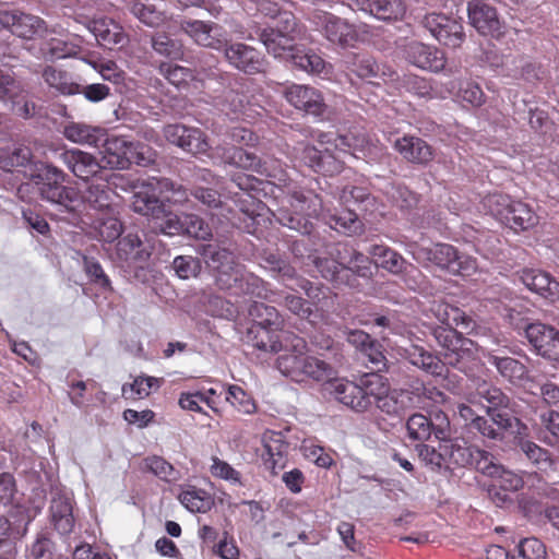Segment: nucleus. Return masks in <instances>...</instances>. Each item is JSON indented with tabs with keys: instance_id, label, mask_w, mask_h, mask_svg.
<instances>
[{
	"instance_id": "f257e3e1",
	"label": "nucleus",
	"mask_w": 559,
	"mask_h": 559,
	"mask_svg": "<svg viewBox=\"0 0 559 559\" xmlns=\"http://www.w3.org/2000/svg\"><path fill=\"white\" fill-rule=\"evenodd\" d=\"M430 334L442 348L440 355H433L423 346L411 345L404 349V358L413 366L435 377H449V367L463 373L472 370L475 360L476 344L457 331L443 326H430Z\"/></svg>"
},
{
	"instance_id": "f03ea898",
	"label": "nucleus",
	"mask_w": 559,
	"mask_h": 559,
	"mask_svg": "<svg viewBox=\"0 0 559 559\" xmlns=\"http://www.w3.org/2000/svg\"><path fill=\"white\" fill-rule=\"evenodd\" d=\"M306 341L295 334L285 337V353L276 360L277 369L294 381L300 382L311 379L328 383L336 377V370L332 365L316 356L307 355Z\"/></svg>"
},
{
	"instance_id": "7ed1b4c3",
	"label": "nucleus",
	"mask_w": 559,
	"mask_h": 559,
	"mask_svg": "<svg viewBox=\"0 0 559 559\" xmlns=\"http://www.w3.org/2000/svg\"><path fill=\"white\" fill-rule=\"evenodd\" d=\"M29 179L37 186L40 198L58 205L68 213L74 212V203L79 199L76 189L63 186L68 175L50 163L35 164V173Z\"/></svg>"
},
{
	"instance_id": "20e7f679",
	"label": "nucleus",
	"mask_w": 559,
	"mask_h": 559,
	"mask_svg": "<svg viewBox=\"0 0 559 559\" xmlns=\"http://www.w3.org/2000/svg\"><path fill=\"white\" fill-rule=\"evenodd\" d=\"M131 207L132 210L148 218L159 217L164 213L165 204L159 200L158 193L171 191L173 197L168 198L175 203L185 202L188 197L186 190L167 178H151L134 186Z\"/></svg>"
},
{
	"instance_id": "39448f33",
	"label": "nucleus",
	"mask_w": 559,
	"mask_h": 559,
	"mask_svg": "<svg viewBox=\"0 0 559 559\" xmlns=\"http://www.w3.org/2000/svg\"><path fill=\"white\" fill-rule=\"evenodd\" d=\"M288 207H282L276 214L278 223L302 235L312 230L310 218L317 217L323 210V203L318 194L312 192L294 191L288 197Z\"/></svg>"
},
{
	"instance_id": "423d86ee",
	"label": "nucleus",
	"mask_w": 559,
	"mask_h": 559,
	"mask_svg": "<svg viewBox=\"0 0 559 559\" xmlns=\"http://www.w3.org/2000/svg\"><path fill=\"white\" fill-rule=\"evenodd\" d=\"M214 155L226 165H230L245 170H251L267 178L282 180L284 175L282 165L277 159H262L254 153L248 152L235 145H217L214 150Z\"/></svg>"
},
{
	"instance_id": "0eeeda50",
	"label": "nucleus",
	"mask_w": 559,
	"mask_h": 559,
	"mask_svg": "<svg viewBox=\"0 0 559 559\" xmlns=\"http://www.w3.org/2000/svg\"><path fill=\"white\" fill-rule=\"evenodd\" d=\"M407 437L413 441L424 443L432 436L439 441H445L451 436L448 415L442 411L431 412L428 416L421 413L411 415L406 420Z\"/></svg>"
},
{
	"instance_id": "6e6552de",
	"label": "nucleus",
	"mask_w": 559,
	"mask_h": 559,
	"mask_svg": "<svg viewBox=\"0 0 559 559\" xmlns=\"http://www.w3.org/2000/svg\"><path fill=\"white\" fill-rule=\"evenodd\" d=\"M182 33L189 36L198 46L214 50H223L227 44L223 26L214 22L182 19L178 22Z\"/></svg>"
},
{
	"instance_id": "1a4fd4ad",
	"label": "nucleus",
	"mask_w": 559,
	"mask_h": 559,
	"mask_svg": "<svg viewBox=\"0 0 559 559\" xmlns=\"http://www.w3.org/2000/svg\"><path fill=\"white\" fill-rule=\"evenodd\" d=\"M313 23L324 38L333 45L346 48L357 40L354 25L336 15L328 12L316 13Z\"/></svg>"
},
{
	"instance_id": "9d476101",
	"label": "nucleus",
	"mask_w": 559,
	"mask_h": 559,
	"mask_svg": "<svg viewBox=\"0 0 559 559\" xmlns=\"http://www.w3.org/2000/svg\"><path fill=\"white\" fill-rule=\"evenodd\" d=\"M224 58L230 67L246 74L264 72L266 62L263 55L243 43H229L223 48Z\"/></svg>"
},
{
	"instance_id": "9b49d317",
	"label": "nucleus",
	"mask_w": 559,
	"mask_h": 559,
	"mask_svg": "<svg viewBox=\"0 0 559 559\" xmlns=\"http://www.w3.org/2000/svg\"><path fill=\"white\" fill-rule=\"evenodd\" d=\"M423 26L442 45L456 48L465 39L463 25L444 14L430 13L424 16Z\"/></svg>"
},
{
	"instance_id": "f8f14e48",
	"label": "nucleus",
	"mask_w": 559,
	"mask_h": 559,
	"mask_svg": "<svg viewBox=\"0 0 559 559\" xmlns=\"http://www.w3.org/2000/svg\"><path fill=\"white\" fill-rule=\"evenodd\" d=\"M59 159L79 179L87 182L92 178L103 179L106 166L92 153L80 148L66 150L59 154Z\"/></svg>"
},
{
	"instance_id": "ddd939ff",
	"label": "nucleus",
	"mask_w": 559,
	"mask_h": 559,
	"mask_svg": "<svg viewBox=\"0 0 559 559\" xmlns=\"http://www.w3.org/2000/svg\"><path fill=\"white\" fill-rule=\"evenodd\" d=\"M219 288L223 290H233L235 295H249L257 298H267L266 283L246 271L241 265L230 275H222L219 277Z\"/></svg>"
},
{
	"instance_id": "4468645a",
	"label": "nucleus",
	"mask_w": 559,
	"mask_h": 559,
	"mask_svg": "<svg viewBox=\"0 0 559 559\" xmlns=\"http://www.w3.org/2000/svg\"><path fill=\"white\" fill-rule=\"evenodd\" d=\"M402 52L408 63L421 70L440 72L445 67V55L442 50L417 40L406 43Z\"/></svg>"
},
{
	"instance_id": "2eb2a0df",
	"label": "nucleus",
	"mask_w": 559,
	"mask_h": 559,
	"mask_svg": "<svg viewBox=\"0 0 559 559\" xmlns=\"http://www.w3.org/2000/svg\"><path fill=\"white\" fill-rule=\"evenodd\" d=\"M164 136L169 143L193 155L204 154L210 148L205 133L199 128L168 124L164 128Z\"/></svg>"
},
{
	"instance_id": "dca6fc26",
	"label": "nucleus",
	"mask_w": 559,
	"mask_h": 559,
	"mask_svg": "<svg viewBox=\"0 0 559 559\" xmlns=\"http://www.w3.org/2000/svg\"><path fill=\"white\" fill-rule=\"evenodd\" d=\"M324 392L336 402L356 413L369 411V400L364 396L358 383L346 379H332L324 384Z\"/></svg>"
},
{
	"instance_id": "f3484780",
	"label": "nucleus",
	"mask_w": 559,
	"mask_h": 559,
	"mask_svg": "<svg viewBox=\"0 0 559 559\" xmlns=\"http://www.w3.org/2000/svg\"><path fill=\"white\" fill-rule=\"evenodd\" d=\"M283 96L296 109L316 117L322 116L328 108L322 93L309 85L292 84L286 86Z\"/></svg>"
},
{
	"instance_id": "a211bd4d",
	"label": "nucleus",
	"mask_w": 559,
	"mask_h": 559,
	"mask_svg": "<svg viewBox=\"0 0 559 559\" xmlns=\"http://www.w3.org/2000/svg\"><path fill=\"white\" fill-rule=\"evenodd\" d=\"M198 253L203 258L207 266L215 272V283L219 287V277L230 275L241 266L236 262L233 250L219 243H203L198 247Z\"/></svg>"
},
{
	"instance_id": "6ab92c4d",
	"label": "nucleus",
	"mask_w": 559,
	"mask_h": 559,
	"mask_svg": "<svg viewBox=\"0 0 559 559\" xmlns=\"http://www.w3.org/2000/svg\"><path fill=\"white\" fill-rule=\"evenodd\" d=\"M524 335L539 356L559 361V331L557 329L534 322L526 326Z\"/></svg>"
},
{
	"instance_id": "aec40b11",
	"label": "nucleus",
	"mask_w": 559,
	"mask_h": 559,
	"mask_svg": "<svg viewBox=\"0 0 559 559\" xmlns=\"http://www.w3.org/2000/svg\"><path fill=\"white\" fill-rule=\"evenodd\" d=\"M467 14L471 25L479 34L492 37L501 35L502 23L493 7L479 1H471L467 5Z\"/></svg>"
},
{
	"instance_id": "412c9836",
	"label": "nucleus",
	"mask_w": 559,
	"mask_h": 559,
	"mask_svg": "<svg viewBox=\"0 0 559 559\" xmlns=\"http://www.w3.org/2000/svg\"><path fill=\"white\" fill-rule=\"evenodd\" d=\"M294 150L296 158L317 173L331 176L342 168V164L328 150L319 151L310 144H301Z\"/></svg>"
},
{
	"instance_id": "4be33fe9",
	"label": "nucleus",
	"mask_w": 559,
	"mask_h": 559,
	"mask_svg": "<svg viewBox=\"0 0 559 559\" xmlns=\"http://www.w3.org/2000/svg\"><path fill=\"white\" fill-rule=\"evenodd\" d=\"M0 24L12 34L31 39L45 29V23L38 16L17 11H0Z\"/></svg>"
},
{
	"instance_id": "5701e85b",
	"label": "nucleus",
	"mask_w": 559,
	"mask_h": 559,
	"mask_svg": "<svg viewBox=\"0 0 559 559\" xmlns=\"http://www.w3.org/2000/svg\"><path fill=\"white\" fill-rule=\"evenodd\" d=\"M104 146V155L102 157L106 169H123L132 158V143L119 136H104L100 142Z\"/></svg>"
},
{
	"instance_id": "b1692460",
	"label": "nucleus",
	"mask_w": 559,
	"mask_h": 559,
	"mask_svg": "<svg viewBox=\"0 0 559 559\" xmlns=\"http://www.w3.org/2000/svg\"><path fill=\"white\" fill-rule=\"evenodd\" d=\"M151 254V248L134 233H128L120 238L116 245V259L128 265L145 263L148 261Z\"/></svg>"
},
{
	"instance_id": "393cba45",
	"label": "nucleus",
	"mask_w": 559,
	"mask_h": 559,
	"mask_svg": "<svg viewBox=\"0 0 559 559\" xmlns=\"http://www.w3.org/2000/svg\"><path fill=\"white\" fill-rule=\"evenodd\" d=\"M349 5L382 21L399 20L406 11L402 0H352Z\"/></svg>"
},
{
	"instance_id": "a878e982",
	"label": "nucleus",
	"mask_w": 559,
	"mask_h": 559,
	"mask_svg": "<svg viewBox=\"0 0 559 559\" xmlns=\"http://www.w3.org/2000/svg\"><path fill=\"white\" fill-rule=\"evenodd\" d=\"M238 82L228 85V90L218 97L217 106L221 111L233 119H238L241 116L250 117V98L240 88Z\"/></svg>"
},
{
	"instance_id": "bb28decb",
	"label": "nucleus",
	"mask_w": 559,
	"mask_h": 559,
	"mask_svg": "<svg viewBox=\"0 0 559 559\" xmlns=\"http://www.w3.org/2000/svg\"><path fill=\"white\" fill-rule=\"evenodd\" d=\"M259 39L266 50L275 58L289 60L295 48L296 35H289L274 27L263 28L259 32Z\"/></svg>"
},
{
	"instance_id": "cd10ccee",
	"label": "nucleus",
	"mask_w": 559,
	"mask_h": 559,
	"mask_svg": "<svg viewBox=\"0 0 559 559\" xmlns=\"http://www.w3.org/2000/svg\"><path fill=\"white\" fill-rule=\"evenodd\" d=\"M395 150L414 164L427 165L433 159L432 147L423 139L405 135L394 142Z\"/></svg>"
},
{
	"instance_id": "c85d7f7f",
	"label": "nucleus",
	"mask_w": 559,
	"mask_h": 559,
	"mask_svg": "<svg viewBox=\"0 0 559 559\" xmlns=\"http://www.w3.org/2000/svg\"><path fill=\"white\" fill-rule=\"evenodd\" d=\"M278 330L251 325L246 334V342L264 353L285 352V337L288 332H283L281 336L275 333Z\"/></svg>"
},
{
	"instance_id": "c756f323",
	"label": "nucleus",
	"mask_w": 559,
	"mask_h": 559,
	"mask_svg": "<svg viewBox=\"0 0 559 559\" xmlns=\"http://www.w3.org/2000/svg\"><path fill=\"white\" fill-rule=\"evenodd\" d=\"M50 519L55 530L59 534L67 535L73 531V508L71 499L68 496L61 492H56L52 496L50 503Z\"/></svg>"
},
{
	"instance_id": "7c9ffc66",
	"label": "nucleus",
	"mask_w": 559,
	"mask_h": 559,
	"mask_svg": "<svg viewBox=\"0 0 559 559\" xmlns=\"http://www.w3.org/2000/svg\"><path fill=\"white\" fill-rule=\"evenodd\" d=\"M264 452L262 459L265 467L276 475V468L284 467V456L287 452V443L283 441L282 435L277 432H266L262 438Z\"/></svg>"
},
{
	"instance_id": "2f4dec72",
	"label": "nucleus",
	"mask_w": 559,
	"mask_h": 559,
	"mask_svg": "<svg viewBox=\"0 0 559 559\" xmlns=\"http://www.w3.org/2000/svg\"><path fill=\"white\" fill-rule=\"evenodd\" d=\"M90 29L95 35L100 45L111 47L117 45H124L127 35L122 26L116 23L112 19L99 17L91 21Z\"/></svg>"
},
{
	"instance_id": "473e14b6",
	"label": "nucleus",
	"mask_w": 559,
	"mask_h": 559,
	"mask_svg": "<svg viewBox=\"0 0 559 559\" xmlns=\"http://www.w3.org/2000/svg\"><path fill=\"white\" fill-rule=\"evenodd\" d=\"M62 133L73 143L98 146L106 135V130L84 122H69L63 127Z\"/></svg>"
},
{
	"instance_id": "72a5a7b5",
	"label": "nucleus",
	"mask_w": 559,
	"mask_h": 559,
	"mask_svg": "<svg viewBox=\"0 0 559 559\" xmlns=\"http://www.w3.org/2000/svg\"><path fill=\"white\" fill-rule=\"evenodd\" d=\"M521 281L532 292L545 297L559 298V282L547 272L534 269L524 270Z\"/></svg>"
},
{
	"instance_id": "f704fd0d",
	"label": "nucleus",
	"mask_w": 559,
	"mask_h": 559,
	"mask_svg": "<svg viewBox=\"0 0 559 559\" xmlns=\"http://www.w3.org/2000/svg\"><path fill=\"white\" fill-rule=\"evenodd\" d=\"M440 449L447 461V467L454 465L456 467H468L473 463V454L476 447L468 445L464 440L450 437L445 441H440Z\"/></svg>"
},
{
	"instance_id": "c9c22d12",
	"label": "nucleus",
	"mask_w": 559,
	"mask_h": 559,
	"mask_svg": "<svg viewBox=\"0 0 559 559\" xmlns=\"http://www.w3.org/2000/svg\"><path fill=\"white\" fill-rule=\"evenodd\" d=\"M488 362L496 367L499 374L511 383H519L527 378V368L520 360L498 355L496 352H489L487 355Z\"/></svg>"
},
{
	"instance_id": "e433bc0d",
	"label": "nucleus",
	"mask_w": 559,
	"mask_h": 559,
	"mask_svg": "<svg viewBox=\"0 0 559 559\" xmlns=\"http://www.w3.org/2000/svg\"><path fill=\"white\" fill-rule=\"evenodd\" d=\"M481 400L487 402L486 407H511V397L507 395L499 386L485 380L478 381L475 391L469 393L467 402L478 404Z\"/></svg>"
},
{
	"instance_id": "4c0bfd02",
	"label": "nucleus",
	"mask_w": 559,
	"mask_h": 559,
	"mask_svg": "<svg viewBox=\"0 0 559 559\" xmlns=\"http://www.w3.org/2000/svg\"><path fill=\"white\" fill-rule=\"evenodd\" d=\"M413 402V397L407 390H388L379 400L374 403L377 408L392 417L401 416Z\"/></svg>"
},
{
	"instance_id": "58836bf2",
	"label": "nucleus",
	"mask_w": 559,
	"mask_h": 559,
	"mask_svg": "<svg viewBox=\"0 0 559 559\" xmlns=\"http://www.w3.org/2000/svg\"><path fill=\"white\" fill-rule=\"evenodd\" d=\"M33 152L28 146L17 145L0 151V168L5 171H12L14 168L29 166L32 173H35V164L40 162L33 160Z\"/></svg>"
},
{
	"instance_id": "ea45409f",
	"label": "nucleus",
	"mask_w": 559,
	"mask_h": 559,
	"mask_svg": "<svg viewBox=\"0 0 559 559\" xmlns=\"http://www.w3.org/2000/svg\"><path fill=\"white\" fill-rule=\"evenodd\" d=\"M507 213L503 224L515 231L530 229L538 223L535 211L522 201H513L510 211Z\"/></svg>"
},
{
	"instance_id": "a19ab883",
	"label": "nucleus",
	"mask_w": 559,
	"mask_h": 559,
	"mask_svg": "<svg viewBox=\"0 0 559 559\" xmlns=\"http://www.w3.org/2000/svg\"><path fill=\"white\" fill-rule=\"evenodd\" d=\"M457 250L448 243H437L432 248H419L415 259H426L442 270L451 272L452 264L456 261Z\"/></svg>"
},
{
	"instance_id": "79ce46f5",
	"label": "nucleus",
	"mask_w": 559,
	"mask_h": 559,
	"mask_svg": "<svg viewBox=\"0 0 559 559\" xmlns=\"http://www.w3.org/2000/svg\"><path fill=\"white\" fill-rule=\"evenodd\" d=\"M368 253L379 263V266L394 275L401 274L407 262L402 254L384 245H372Z\"/></svg>"
},
{
	"instance_id": "37998d69",
	"label": "nucleus",
	"mask_w": 559,
	"mask_h": 559,
	"mask_svg": "<svg viewBox=\"0 0 559 559\" xmlns=\"http://www.w3.org/2000/svg\"><path fill=\"white\" fill-rule=\"evenodd\" d=\"M249 316L253 321L252 325L269 328L271 330H281L284 323L276 308L263 302H253L249 308Z\"/></svg>"
},
{
	"instance_id": "c03bdc74",
	"label": "nucleus",
	"mask_w": 559,
	"mask_h": 559,
	"mask_svg": "<svg viewBox=\"0 0 559 559\" xmlns=\"http://www.w3.org/2000/svg\"><path fill=\"white\" fill-rule=\"evenodd\" d=\"M41 76L45 83L62 95H75L79 91V84L72 80V76L63 71L48 66L44 69Z\"/></svg>"
},
{
	"instance_id": "a18cd8bd",
	"label": "nucleus",
	"mask_w": 559,
	"mask_h": 559,
	"mask_svg": "<svg viewBox=\"0 0 559 559\" xmlns=\"http://www.w3.org/2000/svg\"><path fill=\"white\" fill-rule=\"evenodd\" d=\"M429 311L441 323L440 326L456 331L454 326L465 323V313L444 301H433Z\"/></svg>"
},
{
	"instance_id": "49530a36",
	"label": "nucleus",
	"mask_w": 559,
	"mask_h": 559,
	"mask_svg": "<svg viewBox=\"0 0 559 559\" xmlns=\"http://www.w3.org/2000/svg\"><path fill=\"white\" fill-rule=\"evenodd\" d=\"M516 447L520 451L525 455V457L539 471H547L554 464L551 454L548 450L542 448L537 443L524 439L519 438L516 440Z\"/></svg>"
},
{
	"instance_id": "de8ad7c7",
	"label": "nucleus",
	"mask_w": 559,
	"mask_h": 559,
	"mask_svg": "<svg viewBox=\"0 0 559 559\" xmlns=\"http://www.w3.org/2000/svg\"><path fill=\"white\" fill-rule=\"evenodd\" d=\"M84 203L97 211L108 210L112 202V191L107 183H90L81 195Z\"/></svg>"
},
{
	"instance_id": "09e8293b",
	"label": "nucleus",
	"mask_w": 559,
	"mask_h": 559,
	"mask_svg": "<svg viewBox=\"0 0 559 559\" xmlns=\"http://www.w3.org/2000/svg\"><path fill=\"white\" fill-rule=\"evenodd\" d=\"M261 265L270 272L273 277L283 282L296 277V270L289 262L281 255L273 252H264L261 258Z\"/></svg>"
},
{
	"instance_id": "8fccbe9b",
	"label": "nucleus",
	"mask_w": 559,
	"mask_h": 559,
	"mask_svg": "<svg viewBox=\"0 0 559 559\" xmlns=\"http://www.w3.org/2000/svg\"><path fill=\"white\" fill-rule=\"evenodd\" d=\"M358 385L364 396L369 400V409L379 400V396H382L389 390L388 380L377 371L364 374Z\"/></svg>"
},
{
	"instance_id": "3c124183",
	"label": "nucleus",
	"mask_w": 559,
	"mask_h": 559,
	"mask_svg": "<svg viewBox=\"0 0 559 559\" xmlns=\"http://www.w3.org/2000/svg\"><path fill=\"white\" fill-rule=\"evenodd\" d=\"M340 202L350 209L357 206L360 210L367 211L369 205L372 204L373 198L369 191L364 187L344 186L338 193Z\"/></svg>"
},
{
	"instance_id": "603ef678",
	"label": "nucleus",
	"mask_w": 559,
	"mask_h": 559,
	"mask_svg": "<svg viewBox=\"0 0 559 559\" xmlns=\"http://www.w3.org/2000/svg\"><path fill=\"white\" fill-rule=\"evenodd\" d=\"M153 50L169 59H181L183 57V45L171 38L166 33H156L151 39Z\"/></svg>"
},
{
	"instance_id": "864d4df0",
	"label": "nucleus",
	"mask_w": 559,
	"mask_h": 559,
	"mask_svg": "<svg viewBox=\"0 0 559 559\" xmlns=\"http://www.w3.org/2000/svg\"><path fill=\"white\" fill-rule=\"evenodd\" d=\"M156 0H138L131 5V13L142 23L148 26L159 25L163 20V11L155 3Z\"/></svg>"
},
{
	"instance_id": "5fc2aeb1",
	"label": "nucleus",
	"mask_w": 559,
	"mask_h": 559,
	"mask_svg": "<svg viewBox=\"0 0 559 559\" xmlns=\"http://www.w3.org/2000/svg\"><path fill=\"white\" fill-rule=\"evenodd\" d=\"M56 551L50 533L41 531L28 548V559H56Z\"/></svg>"
},
{
	"instance_id": "6e6d98bb",
	"label": "nucleus",
	"mask_w": 559,
	"mask_h": 559,
	"mask_svg": "<svg viewBox=\"0 0 559 559\" xmlns=\"http://www.w3.org/2000/svg\"><path fill=\"white\" fill-rule=\"evenodd\" d=\"M289 60L296 68L308 73L320 74L325 68L324 60L319 55L311 51L304 52L299 49H295Z\"/></svg>"
},
{
	"instance_id": "4d7b16f0",
	"label": "nucleus",
	"mask_w": 559,
	"mask_h": 559,
	"mask_svg": "<svg viewBox=\"0 0 559 559\" xmlns=\"http://www.w3.org/2000/svg\"><path fill=\"white\" fill-rule=\"evenodd\" d=\"M337 146L347 147L353 151L356 157H366L371 150L370 140L361 132L349 131L346 134L338 136Z\"/></svg>"
},
{
	"instance_id": "13d9d810",
	"label": "nucleus",
	"mask_w": 559,
	"mask_h": 559,
	"mask_svg": "<svg viewBox=\"0 0 559 559\" xmlns=\"http://www.w3.org/2000/svg\"><path fill=\"white\" fill-rule=\"evenodd\" d=\"M468 467H473L489 477H496L497 474L502 472V465L497 462L492 453L478 447H476L473 454V463Z\"/></svg>"
},
{
	"instance_id": "bf43d9fd",
	"label": "nucleus",
	"mask_w": 559,
	"mask_h": 559,
	"mask_svg": "<svg viewBox=\"0 0 559 559\" xmlns=\"http://www.w3.org/2000/svg\"><path fill=\"white\" fill-rule=\"evenodd\" d=\"M188 237L198 240H207L212 237L209 224L195 214H185L182 216V233Z\"/></svg>"
},
{
	"instance_id": "052dcab7",
	"label": "nucleus",
	"mask_w": 559,
	"mask_h": 559,
	"mask_svg": "<svg viewBox=\"0 0 559 559\" xmlns=\"http://www.w3.org/2000/svg\"><path fill=\"white\" fill-rule=\"evenodd\" d=\"M415 450L421 463L429 469L440 472L443 467H447V461L440 448L437 450L424 442L416 444Z\"/></svg>"
},
{
	"instance_id": "680f3d73",
	"label": "nucleus",
	"mask_w": 559,
	"mask_h": 559,
	"mask_svg": "<svg viewBox=\"0 0 559 559\" xmlns=\"http://www.w3.org/2000/svg\"><path fill=\"white\" fill-rule=\"evenodd\" d=\"M88 64H91L105 81H109L114 84H120L124 80V71L121 70L112 60L103 58L90 59Z\"/></svg>"
},
{
	"instance_id": "e2e57ef3",
	"label": "nucleus",
	"mask_w": 559,
	"mask_h": 559,
	"mask_svg": "<svg viewBox=\"0 0 559 559\" xmlns=\"http://www.w3.org/2000/svg\"><path fill=\"white\" fill-rule=\"evenodd\" d=\"M513 402L511 401V407H486V414L493 423L496 429L501 432H506L513 428L514 424H519L520 420L512 415Z\"/></svg>"
},
{
	"instance_id": "0e129e2a",
	"label": "nucleus",
	"mask_w": 559,
	"mask_h": 559,
	"mask_svg": "<svg viewBox=\"0 0 559 559\" xmlns=\"http://www.w3.org/2000/svg\"><path fill=\"white\" fill-rule=\"evenodd\" d=\"M95 229L102 240L114 242L120 238L123 225L117 217L107 216L100 217L95 222Z\"/></svg>"
},
{
	"instance_id": "69168bd1",
	"label": "nucleus",
	"mask_w": 559,
	"mask_h": 559,
	"mask_svg": "<svg viewBox=\"0 0 559 559\" xmlns=\"http://www.w3.org/2000/svg\"><path fill=\"white\" fill-rule=\"evenodd\" d=\"M513 201L509 195L492 193L484 199V206L503 224L508 215L507 212L510 211Z\"/></svg>"
},
{
	"instance_id": "338daca9",
	"label": "nucleus",
	"mask_w": 559,
	"mask_h": 559,
	"mask_svg": "<svg viewBox=\"0 0 559 559\" xmlns=\"http://www.w3.org/2000/svg\"><path fill=\"white\" fill-rule=\"evenodd\" d=\"M353 71L369 83H376L374 80L381 76L380 66L370 56H357L353 63Z\"/></svg>"
},
{
	"instance_id": "774afa93",
	"label": "nucleus",
	"mask_w": 559,
	"mask_h": 559,
	"mask_svg": "<svg viewBox=\"0 0 559 559\" xmlns=\"http://www.w3.org/2000/svg\"><path fill=\"white\" fill-rule=\"evenodd\" d=\"M360 355L367 359V365L372 371L382 372L388 370V360L383 354L382 345L372 340L366 348L360 352Z\"/></svg>"
}]
</instances>
